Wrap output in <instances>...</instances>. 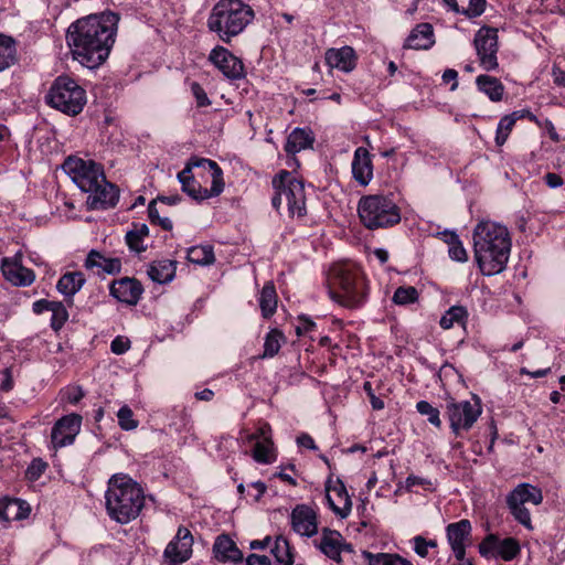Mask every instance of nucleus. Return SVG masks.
Returning <instances> with one entry per match:
<instances>
[{"instance_id": "f257e3e1", "label": "nucleus", "mask_w": 565, "mask_h": 565, "mask_svg": "<svg viewBox=\"0 0 565 565\" xmlns=\"http://www.w3.org/2000/svg\"><path fill=\"white\" fill-rule=\"evenodd\" d=\"M119 17L110 11L89 14L70 24L66 43L75 61L87 68L100 66L115 43Z\"/></svg>"}, {"instance_id": "f03ea898", "label": "nucleus", "mask_w": 565, "mask_h": 565, "mask_svg": "<svg viewBox=\"0 0 565 565\" xmlns=\"http://www.w3.org/2000/svg\"><path fill=\"white\" fill-rule=\"evenodd\" d=\"M473 254L484 276L501 273L511 253V237L508 228L497 222L481 221L473 230Z\"/></svg>"}, {"instance_id": "7ed1b4c3", "label": "nucleus", "mask_w": 565, "mask_h": 565, "mask_svg": "<svg viewBox=\"0 0 565 565\" xmlns=\"http://www.w3.org/2000/svg\"><path fill=\"white\" fill-rule=\"evenodd\" d=\"M106 511L120 524L135 520L145 504L141 487L127 475H114L105 492Z\"/></svg>"}, {"instance_id": "20e7f679", "label": "nucleus", "mask_w": 565, "mask_h": 565, "mask_svg": "<svg viewBox=\"0 0 565 565\" xmlns=\"http://www.w3.org/2000/svg\"><path fill=\"white\" fill-rule=\"evenodd\" d=\"M328 285L330 298L343 307L358 308L366 301V279L352 262L333 264L328 273Z\"/></svg>"}, {"instance_id": "39448f33", "label": "nucleus", "mask_w": 565, "mask_h": 565, "mask_svg": "<svg viewBox=\"0 0 565 565\" xmlns=\"http://www.w3.org/2000/svg\"><path fill=\"white\" fill-rule=\"evenodd\" d=\"M255 18L253 8L243 0H218L207 18V28L228 43L239 35Z\"/></svg>"}, {"instance_id": "423d86ee", "label": "nucleus", "mask_w": 565, "mask_h": 565, "mask_svg": "<svg viewBox=\"0 0 565 565\" xmlns=\"http://www.w3.org/2000/svg\"><path fill=\"white\" fill-rule=\"evenodd\" d=\"M362 224L369 230L391 227L401 221V212L391 195L362 196L358 204Z\"/></svg>"}, {"instance_id": "0eeeda50", "label": "nucleus", "mask_w": 565, "mask_h": 565, "mask_svg": "<svg viewBox=\"0 0 565 565\" xmlns=\"http://www.w3.org/2000/svg\"><path fill=\"white\" fill-rule=\"evenodd\" d=\"M45 102L65 115L76 116L84 109L87 94L75 79L68 76H58L45 95Z\"/></svg>"}, {"instance_id": "6e6552de", "label": "nucleus", "mask_w": 565, "mask_h": 565, "mask_svg": "<svg viewBox=\"0 0 565 565\" xmlns=\"http://www.w3.org/2000/svg\"><path fill=\"white\" fill-rule=\"evenodd\" d=\"M271 183L275 191L271 199L274 209L279 211L285 202L291 217L306 215V194L302 181L291 172L282 170L274 177Z\"/></svg>"}, {"instance_id": "1a4fd4ad", "label": "nucleus", "mask_w": 565, "mask_h": 565, "mask_svg": "<svg viewBox=\"0 0 565 565\" xmlns=\"http://www.w3.org/2000/svg\"><path fill=\"white\" fill-rule=\"evenodd\" d=\"M62 169L77 188L85 193L95 189L98 182H104L105 172L103 166L92 159L70 156L62 164Z\"/></svg>"}, {"instance_id": "9d476101", "label": "nucleus", "mask_w": 565, "mask_h": 565, "mask_svg": "<svg viewBox=\"0 0 565 565\" xmlns=\"http://www.w3.org/2000/svg\"><path fill=\"white\" fill-rule=\"evenodd\" d=\"M543 493L539 487L531 483L518 484L507 497V505L513 518L527 530H532V520L526 504L540 505Z\"/></svg>"}, {"instance_id": "9b49d317", "label": "nucleus", "mask_w": 565, "mask_h": 565, "mask_svg": "<svg viewBox=\"0 0 565 565\" xmlns=\"http://www.w3.org/2000/svg\"><path fill=\"white\" fill-rule=\"evenodd\" d=\"M482 414L481 401L473 396L471 401L451 399L446 404V415L449 420L451 433L459 437L463 431L472 428Z\"/></svg>"}, {"instance_id": "f8f14e48", "label": "nucleus", "mask_w": 565, "mask_h": 565, "mask_svg": "<svg viewBox=\"0 0 565 565\" xmlns=\"http://www.w3.org/2000/svg\"><path fill=\"white\" fill-rule=\"evenodd\" d=\"M475 49L480 66L486 71L498 68V31L494 28L483 26L475 35Z\"/></svg>"}, {"instance_id": "ddd939ff", "label": "nucleus", "mask_w": 565, "mask_h": 565, "mask_svg": "<svg viewBox=\"0 0 565 565\" xmlns=\"http://www.w3.org/2000/svg\"><path fill=\"white\" fill-rule=\"evenodd\" d=\"M242 438L245 443H254L252 456L256 462L269 465L276 460L277 454L269 424L264 423L259 425L254 433H248Z\"/></svg>"}, {"instance_id": "4468645a", "label": "nucleus", "mask_w": 565, "mask_h": 565, "mask_svg": "<svg viewBox=\"0 0 565 565\" xmlns=\"http://www.w3.org/2000/svg\"><path fill=\"white\" fill-rule=\"evenodd\" d=\"M521 552L519 542L513 537L500 539L488 534L479 544V553L484 558H500L504 562L514 559Z\"/></svg>"}, {"instance_id": "2eb2a0df", "label": "nucleus", "mask_w": 565, "mask_h": 565, "mask_svg": "<svg viewBox=\"0 0 565 565\" xmlns=\"http://www.w3.org/2000/svg\"><path fill=\"white\" fill-rule=\"evenodd\" d=\"M193 535L185 526H179L177 534L167 544L163 558L168 565H182L189 561L193 553Z\"/></svg>"}, {"instance_id": "dca6fc26", "label": "nucleus", "mask_w": 565, "mask_h": 565, "mask_svg": "<svg viewBox=\"0 0 565 565\" xmlns=\"http://www.w3.org/2000/svg\"><path fill=\"white\" fill-rule=\"evenodd\" d=\"M82 427V416L75 413L61 417L52 427L51 444L54 449L67 447L75 441Z\"/></svg>"}, {"instance_id": "f3484780", "label": "nucleus", "mask_w": 565, "mask_h": 565, "mask_svg": "<svg viewBox=\"0 0 565 565\" xmlns=\"http://www.w3.org/2000/svg\"><path fill=\"white\" fill-rule=\"evenodd\" d=\"M4 279L14 287H29L35 280L32 269L22 265V252H17L11 257H3L0 264Z\"/></svg>"}, {"instance_id": "a211bd4d", "label": "nucleus", "mask_w": 565, "mask_h": 565, "mask_svg": "<svg viewBox=\"0 0 565 565\" xmlns=\"http://www.w3.org/2000/svg\"><path fill=\"white\" fill-rule=\"evenodd\" d=\"M313 545L326 557L337 563L342 561V552H352L351 544H348L342 534L337 530L323 527L320 537L313 541Z\"/></svg>"}, {"instance_id": "6ab92c4d", "label": "nucleus", "mask_w": 565, "mask_h": 565, "mask_svg": "<svg viewBox=\"0 0 565 565\" xmlns=\"http://www.w3.org/2000/svg\"><path fill=\"white\" fill-rule=\"evenodd\" d=\"M209 61L231 81L239 79L245 76V68L241 58L224 46H215L210 52Z\"/></svg>"}, {"instance_id": "aec40b11", "label": "nucleus", "mask_w": 565, "mask_h": 565, "mask_svg": "<svg viewBox=\"0 0 565 565\" xmlns=\"http://www.w3.org/2000/svg\"><path fill=\"white\" fill-rule=\"evenodd\" d=\"M290 524L295 533L312 537L318 533V514L312 508L298 504L291 511Z\"/></svg>"}, {"instance_id": "412c9836", "label": "nucleus", "mask_w": 565, "mask_h": 565, "mask_svg": "<svg viewBox=\"0 0 565 565\" xmlns=\"http://www.w3.org/2000/svg\"><path fill=\"white\" fill-rule=\"evenodd\" d=\"M326 501L328 507L341 519H345L352 510V501L341 480H331L326 487Z\"/></svg>"}, {"instance_id": "4be33fe9", "label": "nucleus", "mask_w": 565, "mask_h": 565, "mask_svg": "<svg viewBox=\"0 0 565 565\" xmlns=\"http://www.w3.org/2000/svg\"><path fill=\"white\" fill-rule=\"evenodd\" d=\"M87 193V204L92 210H108L115 207L119 201V189L108 182L105 175L104 182H98L95 189Z\"/></svg>"}, {"instance_id": "5701e85b", "label": "nucleus", "mask_w": 565, "mask_h": 565, "mask_svg": "<svg viewBox=\"0 0 565 565\" xmlns=\"http://www.w3.org/2000/svg\"><path fill=\"white\" fill-rule=\"evenodd\" d=\"M109 291L118 301L135 306L140 300L143 288L137 279L125 277L114 281Z\"/></svg>"}, {"instance_id": "b1692460", "label": "nucleus", "mask_w": 565, "mask_h": 565, "mask_svg": "<svg viewBox=\"0 0 565 565\" xmlns=\"http://www.w3.org/2000/svg\"><path fill=\"white\" fill-rule=\"evenodd\" d=\"M326 63L331 68L344 73L352 72L356 66V54L351 46L328 49L324 55Z\"/></svg>"}, {"instance_id": "393cba45", "label": "nucleus", "mask_w": 565, "mask_h": 565, "mask_svg": "<svg viewBox=\"0 0 565 565\" xmlns=\"http://www.w3.org/2000/svg\"><path fill=\"white\" fill-rule=\"evenodd\" d=\"M353 179L362 186H366L373 179V163L367 149L359 147L355 149L352 160Z\"/></svg>"}, {"instance_id": "a878e982", "label": "nucleus", "mask_w": 565, "mask_h": 565, "mask_svg": "<svg viewBox=\"0 0 565 565\" xmlns=\"http://www.w3.org/2000/svg\"><path fill=\"white\" fill-rule=\"evenodd\" d=\"M190 162L193 169H201L211 178L210 193L212 195H220L224 190L223 171L220 166L211 159L198 157H192Z\"/></svg>"}, {"instance_id": "bb28decb", "label": "nucleus", "mask_w": 565, "mask_h": 565, "mask_svg": "<svg viewBox=\"0 0 565 565\" xmlns=\"http://www.w3.org/2000/svg\"><path fill=\"white\" fill-rule=\"evenodd\" d=\"M214 557L222 563L237 564L243 561V553L236 543L227 535L222 534L215 539L213 544Z\"/></svg>"}, {"instance_id": "cd10ccee", "label": "nucleus", "mask_w": 565, "mask_h": 565, "mask_svg": "<svg viewBox=\"0 0 565 565\" xmlns=\"http://www.w3.org/2000/svg\"><path fill=\"white\" fill-rule=\"evenodd\" d=\"M31 508L21 499H0V519L4 522L20 521L29 516Z\"/></svg>"}, {"instance_id": "c85d7f7f", "label": "nucleus", "mask_w": 565, "mask_h": 565, "mask_svg": "<svg viewBox=\"0 0 565 565\" xmlns=\"http://www.w3.org/2000/svg\"><path fill=\"white\" fill-rule=\"evenodd\" d=\"M85 267L96 274L114 275L120 271L121 263L118 258H107L97 250H90L85 259Z\"/></svg>"}, {"instance_id": "c756f323", "label": "nucleus", "mask_w": 565, "mask_h": 565, "mask_svg": "<svg viewBox=\"0 0 565 565\" xmlns=\"http://www.w3.org/2000/svg\"><path fill=\"white\" fill-rule=\"evenodd\" d=\"M435 43L434 29L429 23L417 24L408 35L405 47L414 50H428Z\"/></svg>"}, {"instance_id": "7c9ffc66", "label": "nucleus", "mask_w": 565, "mask_h": 565, "mask_svg": "<svg viewBox=\"0 0 565 565\" xmlns=\"http://www.w3.org/2000/svg\"><path fill=\"white\" fill-rule=\"evenodd\" d=\"M86 278L82 271H67L62 275L56 284L57 291L66 299L72 298L83 288Z\"/></svg>"}, {"instance_id": "2f4dec72", "label": "nucleus", "mask_w": 565, "mask_h": 565, "mask_svg": "<svg viewBox=\"0 0 565 565\" xmlns=\"http://www.w3.org/2000/svg\"><path fill=\"white\" fill-rule=\"evenodd\" d=\"M175 262L162 259L152 262L147 269L149 278L158 284H167L173 280L175 276Z\"/></svg>"}, {"instance_id": "473e14b6", "label": "nucleus", "mask_w": 565, "mask_h": 565, "mask_svg": "<svg viewBox=\"0 0 565 565\" xmlns=\"http://www.w3.org/2000/svg\"><path fill=\"white\" fill-rule=\"evenodd\" d=\"M313 140L315 138L309 129L295 128L287 138L285 150L288 153H298L301 150L310 148Z\"/></svg>"}, {"instance_id": "72a5a7b5", "label": "nucleus", "mask_w": 565, "mask_h": 565, "mask_svg": "<svg viewBox=\"0 0 565 565\" xmlns=\"http://www.w3.org/2000/svg\"><path fill=\"white\" fill-rule=\"evenodd\" d=\"M476 85L491 102H500L503 97L504 86L493 76L487 74L479 75L476 78Z\"/></svg>"}, {"instance_id": "f704fd0d", "label": "nucleus", "mask_w": 565, "mask_h": 565, "mask_svg": "<svg viewBox=\"0 0 565 565\" xmlns=\"http://www.w3.org/2000/svg\"><path fill=\"white\" fill-rule=\"evenodd\" d=\"M149 236V228L143 223L132 224L126 233V243L130 250L141 253L146 250L145 239Z\"/></svg>"}, {"instance_id": "c9c22d12", "label": "nucleus", "mask_w": 565, "mask_h": 565, "mask_svg": "<svg viewBox=\"0 0 565 565\" xmlns=\"http://www.w3.org/2000/svg\"><path fill=\"white\" fill-rule=\"evenodd\" d=\"M17 44L8 35L0 33V73L17 63Z\"/></svg>"}, {"instance_id": "e433bc0d", "label": "nucleus", "mask_w": 565, "mask_h": 565, "mask_svg": "<svg viewBox=\"0 0 565 565\" xmlns=\"http://www.w3.org/2000/svg\"><path fill=\"white\" fill-rule=\"evenodd\" d=\"M362 556L369 562V565H414L409 559L395 553H372L363 551Z\"/></svg>"}, {"instance_id": "4c0bfd02", "label": "nucleus", "mask_w": 565, "mask_h": 565, "mask_svg": "<svg viewBox=\"0 0 565 565\" xmlns=\"http://www.w3.org/2000/svg\"><path fill=\"white\" fill-rule=\"evenodd\" d=\"M258 302L264 318H269L275 313L277 308V294L271 282L263 287Z\"/></svg>"}, {"instance_id": "58836bf2", "label": "nucleus", "mask_w": 565, "mask_h": 565, "mask_svg": "<svg viewBox=\"0 0 565 565\" xmlns=\"http://www.w3.org/2000/svg\"><path fill=\"white\" fill-rule=\"evenodd\" d=\"M270 553L275 557L278 565H292L294 554L287 539L277 536L270 547Z\"/></svg>"}, {"instance_id": "ea45409f", "label": "nucleus", "mask_w": 565, "mask_h": 565, "mask_svg": "<svg viewBox=\"0 0 565 565\" xmlns=\"http://www.w3.org/2000/svg\"><path fill=\"white\" fill-rule=\"evenodd\" d=\"M468 318V311L462 306L450 307L440 318L439 324L443 329L448 330L455 326H465Z\"/></svg>"}, {"instance_id": "a19ab883", "label": "nucleus", "mask_w": 565, "mask_h": 565, "mask_svg": "<svg viewBox=\"0 0 565 565\" xmlns=\"http://www.w3.org/2000/svg\"><path fill=\"white\" fill-rule=\"evenodd\" d=\"M522 118L520 111H513L503 116L498 124L495 131V145L501 147L505 143L518 119Z\"/></svg>"}, {"instance_id": "79ce46f5", "label": "nucleus", "mask_w": 565, "mask_h": 565, "mask_svg": "<svg viewBox=\"0 0 565 565\" xmlns=\"http://www.w3.org/2000/svg\"><path fill=\"white\" fill-rule=\"evenodd\" d=\"M186 258L189 262L196 265H211L214 263V252L211 245H198L188 249Z\"/></svg>"}, {"instance_id": "37998d69", "label": "nucleus", "mask_w": 565, "mask_h": 565, "mask_svg": "<svg viewBox=\"0 0 565 565\" xmlns=\"http://www.w3.org/2000/svg\"><path fill=\"white\" fill-rule=\"evenodd\" d=\"M448 243V255L449 257L459 263H465L468 260V254L466 248L463 247L462 243L458 238L457 234L455 233H447L446 234Z\"/></svg>"}, {"instance_id": "c03bdc74", "label": "nucleus", "mask_w": 565, "mask_h": 565, "mask_svg": "<svg viewBox=\"0 0 565 565\" xmlns=\"http://www.w3.org/2000/svg\"><path fill=\"white\" fill-rule=\"evenodd\" d=\"M419 298L418 290L413 286L398 287L392 298V301L397 306H407L415 303Z\"/></svg>"}, {"instance_id": "a18cd8bd", "label": "nucleus", "mask_w": 565, "mask_h": 565, "mask_svg": "<svg viewBox=\"0 0 565 565\" xmlns=\"http://www.w3.org/2000/svg\"><path fill=\"white\" fill-rule=\"evenodd\" d=\"M285 341L284 334L274 329L269 331L265 338L264 342V356L273 358L280 350L281 343Z\"/></svg>"}, {"instance_id": "49530a36", "label": "nucleus", "mask_w": 565, "mask_h": 565, "mask_svg": "<svg viewBox=\"0 0 565 565\" xmlns=\"http://www.w3.org/2000/svg\"><path fill=\"white\" fill-rule=\"evenodd\" d=\"M51 320L50 324L54 331H60L68 319V311L65 305L61 301H54L53 307L50 309Z\"/></svg>"}, {"instance_id": "de8ad7c7", "label": "nucleus", "mask_w": 565, "mask_h": 565, "mask_svg": "<svg viewBox=\"0 0 565 565\" xmlns=\"http://www.w3.org/2000/svg\"><path fill=\"white\" fill-rule=\"evenodd\" d=\"M416 411L420 415L426 416L429 424H431L436 428L441 427L440 412L438 408L434 407L429 402H427V401L417 402Z\"/></svg>"}, {"instance_id": "09e8293b", "label": "nucleus", "mask_w": 565, "mask_h": 565, "mask_svg": "<svg viewBox=\"0 0 565 565\" xmlns=\"http://www.w3.org/2000/svg\"><path fill=\"white\" fill-rule=\"evenodd\" d=\"M118 425L122 430L129 431L138 427L139 422L135 418L132 409L122 405L117 412Z\"/></svg>"}, {"instance_id": "8fccbe9b", "label": "nucleus", "mask_w": 565, "mask_h": 565, "mask_svg": "<svg viewBox=\"0 0 565 565\" xmlns=\"http://www.w3.org/2000/svg\"><path fill=\"white\" fill-rule=\"evenodd\" d=\"M182 190L193 200L199 202L215 196L210 193V189L203 188L195 181V179L190 181L189 185H182Z\"/></svg>"}, {"instance_id": "3c124183", "label": "nucleus", "mask_w": 565, "mask_h": 565, "mask_svg": "<svg viewBox=\"0 0 565 565\" xmlns=\"http://www.w3.org/2000/svg\"><path fill=\"white\" fill-rule=\"evenodd\" d=\"M47 463L41 458H34L28 466L25 477L30 481H36L45 472Z\"/></svg>"}, {"instance_id": "603ef678", "label": "nucleus", "mask_w": 565, "mask_h": 565, "mask_svg": "<svg viewBox=\"0 0 565 565\" xmlns=\"http://www.w3.org/2000/svg\"><path fill=\"white\" fill-rule=\"evenodd\" d=\"M486 0H468L465 8L461 9V14L469 19L480 17L486 10Z\"/></svg>"}, {"instance_id": "864d4df0", "label": "nucleus", "mask_w": 565, "mask_h": 565, "mask_svg": "<svg viewBox=\"0 0 565 565\" xmlns=\"http://www.w3.org/2000/svg\"><path fill=\"white\" fill-rule=\"evenodd\" d=\"M190 89L195 99L196 107L202 108L211 106V99L209 98L205 89L199 83H191Z\"/></svg>"}, {"instance_id": "5fc2aeb1", "label": "nucleus", "mask_w": 565, "mask_h": 565, "mask_svg": "<svg viewBox=\"0 0 565 565\" xmlns=\"http://www.w3.org/2000/svg\"><path fill=\"white\" fill-rule=\"evenodd\" d=\"M316 322L308 316H299L295 324V332L298 337L309 334L316 329Z\"/></svg>"}, {"instance_id": "6e6d98bb", "label": "nucleus", "mask_w": 565, "mask_h": 565, "mask_svg": "<svg viewBox=\"0 0 565 565\" xmlns=\"http://www.w3.org/2000/svg\"><path fill=\"white\" fill-rule=\"evenodd\" d=\"M84 397L81 386H68L63 391V399L70 404H77Z\"/></svg>"}, {"instance_id": "4d7b16f0", "label": "nucleus", "mask_w": 565, "mask_h": 565, "mask_svg": "<svg viewBox=\"0 0 565 565\" xmlns=\"http://www.w3.org/2000/svg\"><path fill=\"white\" fill-rule=\"evenodd\" d=\"M412 545H413V550L414 552L419 556V557H427L429 555V550L427 547V544H426V539L423 537L422 535H416L412 539Z\"/></svg>"}, {"instance_id": "13d9d810", "label": "nucleus", "mask_w": 565, "mask_h": 565, "mask_svg": "<svg viewBox=\"0 0 565 565\" xmlns=\"http://www.w3.org/2000/svg\"><path fill=\"white\" fill-rule=\"evenodd\" d=\"M415 487H424L426 489L431 487V481L418 476L411 475L405 480V489L412 491Z\"/></svg>"}, {"instance_id": "bf43d9fd", "label": "nucleus", "mask_w": 565, "mask_h": 565, "mask_svg": "<svg viewBox=\"0 0 565 565\" xmlns=\"http://www.w3.org/2000/svg\"><path fill=\"white\" fill-rule=\"evenodd\" d=\"M129 348L130 342L124 337H116L110 343L111 352L115 354H124L129 350Z\"/></svg>"}, {"instance_id": "052dcab7", "label": "nucleus", "mask_w": 565, "mask_h": 565, "mask_svg": "<svg viewBox=\"0 0 565 565\" xmlns=\"http://www.w3.org/2000/svg\"><path fill=\"white\" fill-rule=\"evenodd\" d=\"M192 170L193 167L191 166V162L189 160L183 170L178 173V180L181 183V185H189V182L194 180V174Z\"/></svg>"}, {"instance_id": "680f3d73", "label": "nucleus", "mask_w": 565, "mask_h": 565, "mask_svg": "<svg viewBox=\"0 0 565 565\" xmlns=\"http://www.w3.org/2000/svg\"><path fill=\"white\" fill-rule=\"evenodd\" d=\"M246 565H273V562L266 555L250 554L246 558Z\"/></svg>"}, {"instance_id": "e2e57ef3", "label": "nucleus", "mask_w": 565, "mask_h": 565, "mask_svg": "<svg viewBox=\"0 0 565 565\" xmlns=\"http://www.w3.org/2000/svg\"><path fill=\"white\" fill-rule=\"evenodd\" d=\"M13 388V379L10 369H4L2 371V380L0 383V390L3 392H9Z\"/></svg>"}, {"instance_id": "0e129e2a", "label": "nucleus", "mask_w": 565, "mask_h": 565, "mask_svg": "<svg viewBox=\"0 0 565 565\" xmlns=\"http://www.w3.org/2000/svg\"><path fill=\"white\" fill-rule=\"evenodd\" d=\"M443 82L445 84L447 83H452L451 85V90H455L457 89L458 87V82H457V78H458V72L456 70H452V68H447L444 73H443Z\"/></svg>"}, {"instance_id": "69168bd1", "label": "nucleus", "mask_w": 565, "mask_h": 565, "mask_svg": "<svg viewBox=\"0 0 565 565\" xmlns=\"http://www.w3.org/2000/svg\"><path fill=\"white\" fill-rule=\"evenodd\" d=\"M546 185L551 189H557L563 185V179L561 175L554 172H548L544 175Z\"/></svg>"}, {"instance_id": "338daca9", "label": "nucleus", "mask_w": 565, "mask_h": 565, "mask_svg": "<svg viewBox=\"0 0 565 565\" xmlns=\"http://www.w3.org/2000/svg\"><path fill=\"white\" fill-rule=\"evenodd\" d=\"M53 305H54V301H52V300L40 299L33 303L32 309H33L34 313L41 315L45 311H50V309H51V307H53Z\"/></svg>"}, {"instance_id": "774afa93", "label": "nucleus", "mask_w": 565, "mask_h": 565, "mask_svg": "<svg viewBox=\"0 0 565 565\" xmlns=\"http://www.w3.org/2000/svg\"><path fill=\"white\" fill-rule=\"evenodd\" d=\"M297 444H298V446L307 448V449H311V450L317 449L313 438L306 433H302L297 437Z\"/></svg>"}]
</instances>
